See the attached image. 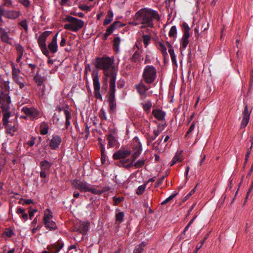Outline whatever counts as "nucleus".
Returning <instances> with one entry per match:
<instances>
[{
  "label": "nucleus",
  "mask_w": 253,
  "mask_h": 253,
  "mask_svg": "<svg viewBox=\"0 0 253 253\" xmlns=\"http://www.w3.org/2000/svg\"><path fill=\"white\" fill-rule=\"evenodd\" d=\"M196 217H197V215H195L194 216V217L189 221V222L188 223V224L186 226V227H185V228L183 231V234H185V232L188 230L189 227L191 226V225L194 222V220L196 219Z\"/></svg>",
  "instance_id": "nucleus-54"
},
{
  "label": "nucleus",
  "mask_w": 253,
  "mask_h": 253,
  "mask_svg": "<svg viewBox=\"0 0 253 253\" xmlns=\"http://www.w3.org/2000/svg\"><path fill=\"white\" fill-rule=\"evenodd\" d=\"M3 16L11 19H14L19 17L21 13L19 11L6 10L3 8Z\"/></svg>",
  "instance_id": "nucleus-19"
},
{
  "label": "nucleus",
  "mask_w": 253,
  "mask_h": 253,
  "mask_svg": "<svg viewBox=\"0 0 253 253\" xmlns=\"http://www.w3.org/2000/svg\"><path fill=\"white\" fill-rule=\"evenodd\" d=\"M124 213L122 211H119L116 214V220L118 223H121L123 221Z\"/></svg>",
  "instance_id": "nucleus-47"
},
{
  "label": "nucleus",
  "mask_w": 253,
  "mask_h": 253,
  "mask_svg": "<svg viewBox=\"0 0 253 253\" xmlns=\"http://www.w3.org/2000/svg\"><path fill=\"white\" fill-rule=\"evenodd\" d=\"M115 87V84H114V82H112L111 84H110L109 85V96L108 98L109 103V112L110 113H114L116 109V103L115 98L116 91Z\"/></svg>",
  "instance_id": "nucleus-10"
},
{
  "label": "nucleus",
  "mask_w": 253,
  "mask_h": 253,
  "mask_svg": "<svg viewBox=\"0 0 253 253\" xmlns=\"http://www.w3.org/2000/svg\"><path fill=\"white\" fill-rule=\"evenodd\" d=\"M181 28L183 34L180 40V44L181 48L184 50L186 48L189 42V39L190 36L189 32L190 29L188 25L185 22L182 23Z\"/></svg>",
  "instance_id": "nucleus-9"
},
{
  "label": "nucleus",
  "mask_w": 253,
  "mask_h": 253,
  "mask_svg": "<svg viewBox=\"0 0 253 253\" xmlns=\"http://www.w3.org/2000/svg\"><path fill=\"white\" fill-rule=\"evenodd\" d=\"M58 33H56V35L53 37L52 41L48 45V50H49L52 53H55L57 51L58 45H57V36Z\"/></svg>",
  "instance_id": "nucleus-20"
},
{
  "label": "nucleus",
  "mask_w": 253,
  "mask_h": 253,
  "mask_svg": "<svg viewBox=\"0 0 253 253\" xmlns=\"http://www.w3.org/2000/svg\"><path fill=\"white\" fill-rule=\"evenodd\" d=\"M166 44H167V46L169 47V52L170 54V57L175 56V55L174 54V49H173L172 45L168 42H166Z\"/></svg>",
  "instance_id": "nucleus-53"
},
{
  "label": "nucleus",
  "mask_w": 253,
  "mask_h": 253,
  "mask_svg": "<svg viewBox=\"0 0 253 253\" xmlns=\"http://www.w3.org/2000/svg\"><path fill=\"white\" fill-rule=\"evenodd\" d=\"M113 13L111 10L108 12L107 15L103 21V25H106L109 24L113 20Z\"/></svg>",
  "instance_id": "nucleus-34"
},
{
  "label": "nucleus",
  "mask_w": 253,
  "mask_h": 253,
  "mask_svg": "<svg viewBox=\"0 0 253 253\" xmlns=\"http://www.w3.org/2000/svg\"><path fill=\"white\" fill-rule=\"evenodd\" d=\"M163 137L164 136L154 142L152 146L153 149L158 151V153H162L164 151V148L162 147V144H161Z\"/></svg>",
  "instance_id": "nucleus-26"
},
{
  "label": "nucleus",
  "mask_w": 253,
  "mask_h": 253,
  "mask_svg": "<svg viewBox=\"0 0 253 253\" xmlns=\"http://www.w3.org/2000/svg\"><path fill=\"white\" fill-rule=\"evenodd\" d=\"M165 178V176H163L161 177V178H160L157 180L155 187H159L160 185H161L162 184V183H163V180H164Z\"/></svg>",
  "instance_id": "nucleus-63"
},
{
  "label": "nucleus",
  "mask_w": 253,
  "mask_h": 253,
  "mask_svg": "<svg viewBox=\"0 0 253 253\" xmlns=\"http://www.w3.org/2000/svg\"><path fill=\"white\" fill-rule=\"evenodd\" d=\"M140 58V53L139 51H135L132 56L131 60L134 62H137L139 60Z\"/></svg>",
  "instance_id": "nucleus-52"
},
{
  "label": "nucleus",
  "mask_w": 253,
  "mask_h": 253,
  "mask_svg": "<svg viewBox=\"0 0 253 253\" xmlns=\"http://www.w3.org/2000/svg\"><path fill=\"white\" fill-rule=\"evenodd\" d=\"M79 8L83 11H89L91 10L90 7L86 5H80L79 6Z\"/></svg>",
  "instance_id": "nucleus-58"
},
{
  "label": "nucleus",
  "mask_w": 253,
  "mask_h": 253,
  "mask_svg": "<svg viewBox=\"0 0 253 253\" xmlns=\"http://www.w3.org/2000/svg\"><path fill=\"white\" fill-rule=\"evenodd\" d=\"M14 47L16 50L17 54L16 62L18 63H20L21 64L22 63H21L20 61L22 58V56L23 55V53L24 52V47L21 44H20L19 43H15L14 44Z\"/></svg>",
  "instance_id": "nucleus-22"
},
{
  "label": "nucleus",
  "mask_w": 253,
  "mask_h": 253,
  "mask_svg": "<svg viewBox=\"0 0 253 253\" xmlns=\"http://www.w3.org/2000/svg\"><path fill=\"white\" fill-rule=\"evenodd\" d=\"M131 147L133 151L132 157L133 160H135L140 155L142 150L141 143L137 137L135 136L133 138Z\"/></svg>",
  "instance_id": "nucleus-12"
},
{
  "label": "nucleus",
  "mask_w": 253,
  "mask_h": 253,
  "mask_svg": "<svg viewBox=\"0 0 253 253\" xmlns=\"http://www.w3.org/2000/svg\"><path fill=\"white\" fill-rule=\"evenodd\" d=\"M152 114L154 117L159 121H163L165 120L166 113L159 109H155L152 111Z\"/></svg>",
  "instance_id": "nucleus-24"
},
{
  "label": "nucleus",
  "mask_w": 253,
  "mask_h": 253,
  "mask_svg": "<svg viewBox=\"0 0 253 253\" xmlns=\"http://www.w3.org/2000/svg\"><path fill=\"white\" fill-rule=\"evenodd\" d=\"M18 25L20 26L21 28H23L26 33L28 32V23L26 20H23L18 23Z\"/></svg>",
  "instance_id": "nucleus-43"
},
{
  "label": "nucleus",
  "mask_w": 253,
  "mask_h": 253,
  "mask_svg": "<svg viewBox=\"0 0 253 253\" xmlns=\"http://www.w3.org/2000/svg\"><path fill=\"white\" fill-rule=\"evenodd\" d=\"M164 125H159L157 128L153 130V135L157 137L164 130Z\"/></svg>",
  "instance_id": "nucleus-40"
},
{
  "label": "nucleus",
  "mask_w": 253,
  "mask_h": 253,
  "mask_svg": "<svg viewBox=\"0 0 253 253\" xmlns=\"http://www.w3.org/2000/svg\"><path fill=\"white\" fill-rule=\"evenodd\" d=\"M145 162V160L140 159L133 164V166H134L136 169L142 168L144 165Z\"/></svg>",
  "instance_id": "nucleus-46"
},
{
  "label": "nucleus",
  "mask_w": 253,
  "mask_h": 253,
  "mask_svg": "<svg viewBox=\"0 0 253 253\" xmlns=\"http://www.w3.org/2000/svg\"><path fill=\"white\" fill-rule=\"evenodd\" d=\"M64 112L66 118V128H68V126L70 125V120L71 119L72 116L71 113L66 109L64 110Z\"/></svg>",
  "instance_id": "nucleus-37"
},
{
  "label": "nucleus",
  "mask_w": 253,
  "mask_h": 253,
  "mask_svg": "<svg viewBox=\"0 0 253 253\" xmlns=\"http://www.w3.org/2000/svg\"><path fill=\"white\" fill-rule=\"evenodd\" d=\"M92 75L93 78V84L94 96L97 99L102 101V97L100 92V85L99 81V78L98 76V73L97 72H93Z\"/></svg>",
  "instance_id": "nucleus-14"
},
{
  "label": "nucleus",
  "mask_w": 253,
  "mask_h": 253,
  "mask_svg": "<svg viewBox=\"0 0 253 253\" xmlns=\"http://www.w3.org/2000/svg\"><path fill=\"white\" fill-rule=\"evenodd\" d=\"M142 107L144 110L149 113L150 112L151 108L152 107V103L150 101H147L142 103Z\"/></svg>",
  "instance_id": "nucleus-39"
},
{
  "label": "nucleus",
  "mask_w": 253,
  "mask_h": 253,
  "mask_svg": "<svg viewBox=\"0 0 253 253\" xmlns=\"http://www.w3.org/2000/svg\"><path fill=\"white\" fill-rule=\"evenodd\" d=\"M137 91L143 99H145L147 96V91L149 89L150 86L146 85L142 81L139 84L135 85Z\"/></svg>",
  "instance_id": "nucleus-15"
},
{
  "label": "nucleus",
  "mask_w": 253,
  "mask_h": 253,
  "mask_svg": "<svg viewBox=\"0 0 253 253\" xmlns=\"http://www.w3.org/2000/svg\"><path fill=\"white\" fill-rule=\"evenodd\" d=\"M252 110H249L247 104H245V108L243 112V118L241 124V128H245L249 122Z\"/></svg>",
  "instance_id": "nucleus-16"
},
{
  "label": "nucleus",
  "mask_w": 253,
  "mask_h": 253,
  "mask_svg": "<svg viewBox=\"0 0 253 253\" xmlns=\"http://www.w3.org/2000/svg\"><path fill=\"white\" fill-rule=\"evenodd\" d=\"M156 45L164 57L168 56L166 42L165 43L163 41H158L156 42Z\"/></svg>",
  "instance_id": "nucleus-23"
},
{
  "label": "nucleus",
  "mask_w": 253,
  "mask_h": 253,
  "mask_svg": "<svg viewBox=\"0 0 253 253\" xmlns=\"http://www.w3.org/2000/svg\"><path fill=\"white\" fill-rule=\"evenodd\" d=\"M142 38L143 43L145 47H146L150 43L151 40V37L150 36L148 35H143Z\"/></svg>",
  "instance_id": "nucleus-48"
},
{
  "label": "nucleus",
  "mask_w": 253,
  "mask_h": 253,
  "mask_svg": "<svg viewBox=\"0 0 253 253\" xmlns=\"http://www.w3.org/2000/svg\"><path fill=\"white\" fill-rule=\"evenodd\" d=\"M18 2L22 4L25 7H28L30 5V1L29 0H18Z\"/></svg>",
  "instance_id": "nucleus-55"
},
{
  "label": "nucleus",
  "mask_w": 253,
  "mask_h": 253,
  "mask_svg": "<svg viewBox=\"0 0 253 253\" xmlns=\"http://www.w3.org/2000/svg\"><path fill=\"white\" fill-rule=\"evenodd\" d=\"M63 244L61 242H56L47 247V249L51 251L52 253H58L63 248Z\"/></svg>",
  "instance_id": "nucleus-25"
},
{
  "label": "nucleus",
  "mask_w": 253,
  "mask_h": 253,
  "mask_svg": "<svg viewBox=\"0 0 253 253\" xmlns=\"http://www.w3.org/2000/svg\"><path fill=\"white\" fill-rule=\"evenodd\" d=\"M99 146L101 149V161H102L103 159H105V147L103 144L102 143V139L101 138L98 139Z\"/></svg>",
  "instance_id": "nucleus-45"
},
{
  "label": "nucleus",
  "mask_w": 253,
  "mask_h": 253,
  "mask_svg": "<svg viewBox=\"0 0 253 253\" xmlns=\"http://www.w3.org/2000/svg\"><path fill=\"white\" fill-rule=\"evenodd\" d=\"M2 121L4 125H5V128L7 133L13 135V133L16 131L17 127L15 125H11L8 124V119L10 116V112L9 111V107L7 106H2Z\"/></svg>",
  "instance_id": "nucleus-7"
},
{
  "label": "nucleus",
  "mask_w": 253,
  "mask_h": 253,
  "mask_svg": "<svg viewBox=\"0 0 253 253\" xmlns=\"http://www.w3.org/2000/svg\"><path fill=\"white\" fill-rule=\"evenodd\" d=\"M71 182L73 188L78 189L81 192H89L93 194L100 195L105 191L109 190V188L103 189L102 190L97 189L96 188L92 186L90 184L80 179H73L71 181Z\"/></svg>",
  "instance_id": "nucleus-3"
},
{
  "label": "nucleus",
  "mask_w": 253,
  "mask_h": 253,
  "mask_svg": "<svg viewBox=\"0 0 253 253\" xmlns=\"http://www.w3.org/2000/svg\"><path fill=\"white\" fill-rule=\"evenodd\" d=\"M250 142H251V147L248 148L247 149V154H246V157H245V162L246 163L248 160H249V158L250 157V155L251 154V149L253 147V137L252 138V139L250 140Z\"/></svg>",
  "instance_id": "nucleus-51"
},
{
  "label": "nucleus",
  "mask_w": 253,
  "mask_h": 253,
  "mask_svg": "<svg viewBox=\"0 0 253 253\" xmlns=\"http://www.w3.org/2000/svg\"><path fill=\"white\" fill-rule=\"evenodd\" d=\"M53 215L48 209H46L44 212L43 221L45 227L49 230H54L57 228L56 223L52 219Z\"/></svg>",
  "instance_id": "nucleus-11"
},
{
  "label": "nucleus",
  "mask_w": 253,
  "mask_h": 253,
  "mask_svg": "<svg viewBox=\"0 0 253 253\" xmlns=\"http://www.w3.org/2000/svg\"><path fill=\"white\" fill-rule=\"evenodd\" d=\"M135 160L133 159L131 160L129 159H123L120 161V165L125 168H130L133 165V162Z\"/></svg>",
  "instance_id": "nucleus-31"
},
{
  "label": "nucleus",
  "mask_w": 253,
  "mask_h": 253,
  "mask_svg": "<svg viewBox=\"0 0 253 253\" xmlns=\"http://www.w3.org/2000/svg\"><path fill=\"white\" fill-rule=\"evenodd\" d=\"M11 66L12 68V79L20 77L19 74L20 72V70L18 68H16L15 64L12 62H11Z\"/></svg>",
  "instance_id": "nucleus-32"
},
{
  "label": "nucleus",
  "mask_w": 253,
  "mask_h": 253,
  "mask_svg": "<svg viewBox=\"0 0 253 253\" xmlns=\"http://www.w3.org/2000/svg\"><path fill=\"white\" fill-rule=\"evenodd\" d=\"M157 77V70L153 65H147L145 67L142 78L144 82L147 84H152Z\"/></svg>",
  "instance_id": "nucleus-6"
},
{
  "label": "nucleus",
  "mask_w": 253,
  "mask_h": 253,
  "mask_svg": "<svg viewBox=\"0 0 253 253\" xmlns=\"http://www.w3.org/2000/svg\"><path fill=\"white\" fill-rule=\"evenodd\" d=\"M119 24V22H115L111 25L106 30V35H110L114 31L116 28V25Z\"/></svg>",
  "instance_id": "nucleus-41"
},
{
  "label": "nucleus",
  "mask_w": 253,
  "mask_h": 253,
  "mask_svg": "<svg viewBox=\"0 0 253 253\" xmlns=\"http://www.w3.org/2000/svg\"><path fill=\"white\" fill-rule=\"evenodd\" d=\"M36 140V137H32L31 138V139L27 142L26 144L29 147H32L35 144Z\"/></svg>",
  "instance_id": "nucleus-56"
},
{
  "label": "nucleus",
  "mask_w": 253,
  "mask_h": 253,
  "mask_svg": "<svg viewBox=\"0 0 253 253\" xmlns=\"http://www.w3.org/2000/svg\"><path fill=\"white\" fill-rule=\"evenodd\" d=\"M143 248L142 247V245H139L137 246L133 251V253H141Z\"/></svg>",
  "instance_id": "nucleus-57"
},
{
  "label": "nucleus",
  "mask_w": 253,
  "mask_h": 253,
  "mask_svg": "<svg viewBox=\"0 0 253 253\" xmlns=\"http://www.w3.org/2000/svg\"><path fill=\"white\" fill-rule=\"evenodd\" d=\"M107 140L108 141V148L113 147L116 145V139L112 134H110L108 136Z\"/></svg>",
  "instance_id": "nucleus-33"
},
{
  "label": "nucleus",
  "mask_w": 253,
  "mask_h": 253,
  "mask_svg": "<svg viewBox=\"0 0 253 253\" xmlns=\"http://www.w3.org/2000/svg\"><path fill=\"white\" fill-rule=\"evenodd\" d=\"M51 33V31H46L42 33L38 39V43L42 53L46 56H48L49 52L46 47L45 42L47 38Z\"/></svg>",
  "instance_id": "nucleus-8"
},
{
  "label": "nucleus",
  "mask_w": 253,
  "mask_h": 253,
  "mask_svg": "<svg viewBox=\"0 0 253 253\" xmlns=\"http://www.w3.org/2000/svg\"><path fill=\"white\" fill-rule=\"evenodd\" d=\"M21 111L32 121L37 120L40 117V112L34 107L28 108L23 107L21 109Z\"/></svg>",
  "instance_id": "nucleus-13"
},
{
  "label": "nucleus",
  "mask_w": 253,
  "mask_h": 253,
  "mask_svg": "<svg viewBox=\"0 0 253 253\" xmlns=\"http://www.w3.org/2000/svg\"><path fill=\"white\" fill-rule=\"evenodd\" d=\"M13 81L19 85L20 89H23L25 86L24 79L22 77H19L13 79Z\"/></svg>",
  "instance_id": "nucleus-36"
},
{
  "label": "nucleus",
  "mask_w": 253,
  "mask_h": 253,
  "mask_svg": "<svg viewBox=\"0 0 253 253\" xmlns=\"http://www.w3.org/2000/svg\"><path fill=\"white\" fill-rule=\"evenodd\" d=\"M146 187V184H144L139 186L136 190V194L139 195L142 194L145 191Z\"/></svg>",
  "instance_id": "nucleus-50"
},
{
  "label": "nucleus",
  "mask_w": 253,
  "mask_h": 253,
  "mask_svg": "<svg viewBox=\"0 0 253 253\" xmlns=\"http://www.w3.org/2000/svg\"><path fill=\"white\" fill-rule=\"evenodd\" d=\"M34 80L38 86H42L44 84L46 78L44 76H42L38 73H37L34 78Z\"/></svg>",
  "instance_id": "nucleus-27"
},
{
  "label": "nucleus",
  "mask_w": 253,
  "mask_h": 253,
  "mask_svg": "<svg viewBox=\"0 0 253 253\" xmlns=\"http://www.w3.org/2000/svg\"><path fill=\"white\" fill-rule=\"evenodd\" d=\"M49 126L45 122H42L40 126V131L42 135H46L48 132Z\"/></svg>",
  "instance_id": "nucleus-29"
},
{
  "label": "nucleus",
  "mask_w": 253,
  "mask_h": 253,
  "mask_svg": "<svg viewBox=\"0 0 253 253\" xmlns=\"http://www.w3.org/2000/svg\"><path fill=\"white\" fill-rule=\"evenodd\" d=\"M95 66L103 70L106 81L109 79V84L114 82L115 84L117 72L114 65V61L108 57H97L96 58Z\"/></svg>",
  "instance_id": "nucleus-2"
},
{
  "label": "nucleus",
  "mask_w": 253,
  "mask_h": 253,
  "mask_svg": "<svg viewBox=\"0 0 253 253\" xmlns=\"http://www.w3.org/2000/svg\"><path fill=\"white\" fill-rule=\"evenodd\" d=\"M83 133L84 134V138L85 139H87L89 135V127L87 125L85 126V129Z\"/></svg>",
  "instance_id": "nucleus-59"
},
{
  "label": "nucleus",
  "mask_w": 253,
  "mask_h": 253,
  "mask_svg": "<svg viewBox=\"0 0 253 253\" xmlns=\"http://www.w3.org/2000/svg\"><path fill=\"white\" fill-rule=\"evenodd\" d=\"M182 161V159L181 157V154L177 153L174 157L172 158L170 166H172L175 164H176L177 162H180Z\"/></svg>",
  "instance_id": "nucleus-38"
},
{
  "label": "nucleus",
  "mask_w": 253,
  "mask_h": 253,
  "mask_svg": "<svg viewBox=\"0 0 253 253\" xmlns=\"http://www.w3.org/2000/svg\"><path fill=\"white\" fill-rule=\"evenodd\" d=\"M65 21L69 23L65 24L64 28L66 30L77 32L82 29L84 25V22L81 19L71 16H68Z\"/></svg>",
  "instance_id": "nucleus-4"
},
{
  "label": "nucleus",
  "mask_w": 253,
  "mask_h": 253,
  "mask_svg": "<svg viewBox=\"0 0 253 253\" xmlns=\"http://www.w3.org/2000/svg\"><path fill=\"white\" fill-rule=\"evenodd\" d=\"M99 116L102 121L107 120L106 113L103 108H101L100 110Z\"/></svg>",
  "instance_id": "nucleus-49"
},
{
  "label": "nucleus",
  "mask_w": 253,
  "mask_h": 253,
  "mask_svg": "<svg viewBox=\"0 0 253 253\" xmlns=\"http://www.w3.org/2000/svg\"><path fill=\"white\" fill-rule=\"evenodd\" d=\"M132 24L134 25L140 24V28H153V20H160V17L158 12L151 8L145 7L137 11L134 16Z\"/></svg>",
  "instance_id": "nucleus-1"
},
{
  "label": "nucleus",
  "mask_w": 253,
  "mask_h": 253,
  "mask_svg": "<svg viewBox=\"0 0 253 253\" xmlns=\"http://www.w3.org/2000/svg\"><path fill=\"white\" fill-rule=\"evenodd\" d=\"M61 142V138L58 135H53L49 146L52 149L58 148Z\"/></svg>",
  "instance_id": "nucleus-21"
},
{
  "label": "nucleus",
  "mask_w": 253,
  "mask_h": 253,
  "mask_svg": "<svg viewBox=\"0 0 253 253\" xmlns=\"http://www.w3.org/2000/svg\"><path fill=\"white\" fill-rule=\"evenodd\" d=\"M195 127V122H193L191 126H190L188 130L185 134V137L187 139H188L191 136V133L194 130Z\"/></svg>",
  "instance_id": "nucleus-42"
},
{
  "label": "nucleus",
  "mask_w": 253,
  "mask_h": 253,
  "mask_svg": "<svg viewBox=\"0 0 253 253\" xmlns=\"http://www.w3.org/2000/svg\"><path fill=\"white\" fill-rule=\"evenodd\" d=\"M175 196H176V194L171 195L168 198H167L166 200L163 201L162 202L161 204L162 205H165V204H166L168 202H169V201L171 200Z\"/></svg>",
  "instance_id": "nucleus-60"
},
{
  "label": "nucleus",
  "mask_w": 253,
  "mask_h": 253,
  "mask_svg": "<svg viewBox=\"0 0 253 253\" xmlns=\"http://www.w3.org/2000/svg\"><path fill=\"white\" fill-rule=\"evenodd\" d=\"M21 218L25 222L27 220L28 218V214L26 213L25 211L21 214Z\"/></svg>",
  "instance_id": "nucleus-64"
},
{
  "label": "nucleus",
  "mask_w": 253,
  "mask_h": 253,
  "mask_svg": "<svg viewBox=\"0 0 253 253\" xmlns=\"http://www.w3.org/2000/svg\"><path fill=\"white\" fill-rule=\"evenodd\" d=\"M9 89V82L4 81L0 87V107L1 109L3 105L9 107L10 97L8 94Z\"/></svg>",
  "instance_id": "nucleus-5"
},
{
  "label": "nucleus",
  "mask_w": 253,
  "mask_h": 253,
  "mask_svg": "<svg viewBox=\"0 0 253 253\" xmlns=\"http://www.w3.org/2000/svg\"><path fill=\"white\" fill-rule=\"evenodd\" d=\"M177 31L175 26H173L170 29L169 32V36L170 38H172L174 40L177 38Z\"/></svg>",
  "instance_id": "nucleus-35"
},
{
  "label": "nucleus",
  "mask_w": 253,
  "mask_h": 253,
  "mask_svg": "<svg viewBox=\"0 0 253 253\" xmlns=\"http://www.w3.org/2000/svg\"><path fill=\"white\" fill-rule=\"evenodd\" d=\"M120 43V38L118 37H116L113 40V47L115 50L118 51Z\"/></svg>",
  "instance_id": "nucleus-44"
},
{
  "label": "nucleus",
  "mask_w": 253,
  "mask_h": 253,
  "mask_svg": "<svg viewBox=\"0 0 253 253\" xmlns=\"http://www.w3.org/2000/svg\"><path fill=\"white\" fill-rule=\"evenodd\" d=\"M40 165L41 170L47 171L50 169L52 166V163L46 160H44L41 161Z\"/></svg>",
  "instance_id": "nucleus-30"
},
{
  "label": "nucleus",
  "mask_w": 253,
  "mask_h": 253,
  "mask_svg": "<svg viewBox=\"0 0 253 253\" xmlns=\"http://www.w3.org/2000/svg\"><path fill=\"white\" fill-rule=\"evenodd\" d=\"M89 227V223L87 222H82L80 223L78 227V230L80 233L83 234H85L87 232Z\"/></svg>",
  "instance_id": "nucleus-28"
},
{
  "label": "nucleus",
  "mask_w": 253,
  "mask_h": 253,
  "mask_svg": "<svg viewBox=\"0 0 253 253\" xmlns=\"http://www.w3.org/2000/svg\"><path fill=\"white\" fill-rule=\"evenodd\" d=\"M0 38L1 41L9 45H12L13 39L9 37L8 32L4 28L0 27Z\"/></svg>",
  "instance_id": "nucleus-17"
},
{
  "label": "nucleus",
  "mask_w": 253,
  "mask_h": 253,
  "mask_svg": "<svg viewBox=\"0 0 253 253\" xmlns=\"http://www.w3.org/2000/svg\"><path fill=\"white\" fill-rule=\"evenodd\" d=\"M131 154V151L127 149H120L113 154L114 160H119L125 158L129 156Z\"/></svg>",
  "instance_id": "nucleus-18"
},
{
  "label": "nucleus",
  "mask_w": 253,
  "mask_h": 253,
  "mask_svg": "<svg viewBox=\"0 0 253 253\" xmlns=\"http://www.w3.org/2000/svg\"><path fill=\"white\" fill-rule=\"evenodd\" d=\"M113 199H114V201L115 202L114 205H117V204H118L119 203H120L121 201H122L124 200V198L123 197L116 198V197H114L113 198Z\"/></svg>",
  "instance_id": "nucleus-62"
},
{
  "label": "nucleus",
  "mask_w": 253,
  "mask_h": 253,
  "mask_svg": "<svg viewBox=\"0 0 253 253\" xmlns=\"http://www.w3.org/2000/svg\"><path fill=\"white\" fill-rule=\"evenodd\" d=\"M196 188V186L183 199V201H186L191 195H192L195 191V189Z\"/></svg>",
  "instance_id": "nucleus-61"
}]
</instances>
